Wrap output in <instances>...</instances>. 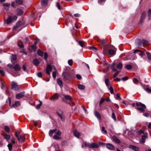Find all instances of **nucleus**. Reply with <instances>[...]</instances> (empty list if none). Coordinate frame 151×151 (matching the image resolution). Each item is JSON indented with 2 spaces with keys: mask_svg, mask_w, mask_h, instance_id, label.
Instances as JSON below:
<instances>
[{
  "mask_svg": "<svg viewBox=\"0 0 151 151\" xmlns=\"http://www.w3.org/2000/svg\"><path fill=\"white\" fill-rule=\"evenodd\" d=\"M136 104L137 106H140V107H139L136 108L137 110L142 112L145 111V109L146 108V106L145 104L140 102H137Z\"/></svg>",
  "mask_w": 151,
  "mask_h": 151,
  "instance_id": "f257e3e1",
  "label": "nucleus"
},
{
  "mask_svg": "<svg viewBox=\"0 0 151 151\" xmlns=\"http://www.w3.org/2000/svg\"><path fill=\"white\" fill-rule=\"evenodd\" d=\"M11 88L14 90L17 91L19 89V87L17 83L14 81H12L11 83Z\"/></svg>",
  "mask_w": 151,
  "mask_h": 151,
  "instance_id": "f03ea898",
  "label": "nucleus"
},
{
  "mask_svg": "<svg viewBox=\"0 0 151 151\" xmlns=\"http://www.w3.org/2000/svg\"><path fill=\"white\" fill-rule=\"evenodd\" d=\"M62 75L65 81L68 80L70 78V74L69 73L65 72L63 73Z\"/></svg>",
  "mask_w": 151,
  "mask_h": 151,
  "instance_id": "7ed1b4c3",
  "label": "nucleus"
},
{
  "mask_svg": "<svg viewBox=\"0 0 151 151\" xmlns=\"http://www.w3.org/2000/svg\"><path fill=\"white\" fill-rule=\"evenodd\" d=\"M59 97V95L58 93H55L50 98V100L52 101H55L57 100Z\"/></svg>",
  "mask_w": 151,
  "mask_h": 151,
  "instance_id": "20e7f679",
  "label": "nucleus"
},
{
  "mask_svg": "<svg viewBox=\"0 0 151 151\" xmlns=\"http://www.w3.org/2000/svg\"><path fill=\"white\" fill-rule=\"evenodd\" d=\"M24 95L25 92H22L17 94L16 95V98L17 99H19L23 97Z\"/></svg>",
  "mask_w": 151,
  "mask_h": 151,
  "instance_id": "39448f33",
  "label": "nucleus"
},
{
  "mask_svg": "<svg viewBox=\"0 0 151 151\" xmlns=\"http://www.w3.org/2000/svg\"><path fill=\"white\" fill-rule=\"evenodd\" d=\"M52 67L51 65L50 64L47 65L46 69V73L48 75H50V72L52 70Z\"/></svg>",
  "mask_w": 151,
  "mask_h": 151,
  "instance_id": "423d86ee",
  "label": "nucleus"
},
{
  "mask_svg": "<svg viewBox=\"0 0 151 151\" xmlns=\"http://www.w3.org/2000/svg\"><path fill=\"white\" fill-rule=\"evenodd\" d=\"M25 23V22L24 21L19 22L17 24L16 26L14 27V29H15L17 28L18 27H19L24 25Z\"/></svg>",
  "mask_w": 151,
  "mask_h": 151,
  "instance_id": "0eeeda50",
  "label": "nucleus"
},
{
  "mask_svg": "<svg viewBox=\"0 0 151 151\" xmlns=\"http://www.w3.org/2000/svg\"><path fill=\"white\" fill-rule=\"evenodd\" d=\"M105 145L106 147L110 150H114L115 149V147L113 145L110 143H107Z\"/></svg>",
  "mask_w": 151,
  "mask_h": 151,
  "instance_id": "6e6552de",
  "label": "nucleus"
},
{
  "mask_svg": "<svg viewBox=\"0 0 151 151\" xmlns=\"http://www.w3.org/2000/svg\"><path fill=\"white\" fill-rule=\"evenodd\" d=\"M147 135L146 133L144 134V135L142 136L141 139H140V142L142 143H144L145 142V139L147 137Z\"/></svg>",
  "mask_w": 151,
  "mask_h": 151,
  "instance_id": "1a4fd4ad",
  "label": "nucleus"
},
{
  "mask_svg": "<svg viewBox=\"0 0 151 151\" xmlns=\"http://www.w3.org/2000/svg\"><path fill=\"white\" fill-rule=\"evenodd\" d=\"M2 135L4 137V138L7 141H8L10 138V135H8L5 133H3Z\"/></svg>",
  "mask_w": 151,
  "mask_h": 151,
  "instance_id": "9d476101",
  "label": "nucleus"
},
{
  "mask_svg": "<svg viewBox=\"0 0 151 151\" xmlns=\"http://www.w3.org/2000/svg\"><path fill=\"white\" fill-rule=\"evenodd\" d=\"M21 67L18 64H16L14 67V69L15 71H17L20 70Z\"/></svg>",
  "mask_w": 151,
  "mask_h": 151,
  "instance_id": "9b49d317",
  "label": "nucleus"
},
{
  "mask_svg": "<svg viewBox=\"0 0 151 151\" xmlns=\"http://www.w3.org/2000/svg\"><path fill=\"white\" fill-rule=\"evenodd\" d=\"M113 140L117 143H119L120 141L115 136H113L112 137Z\"/></svg>",
  "mask_w": 151,
  "mask_h": 151,
  "instance_id": "f8f14e48",
  "label": "nucleus"
},
{
  "mask_svg": "<svg viewBox=\"0 0 151 151\" xmlns=\"http://www.w3.org/2000/svg\"><path fill=\"white\" fill-rule=\"evenodd\" d=\"M10 5V4L8 3H5L2 5V6L4 7V9L7 10L9 9Z\"/></svg>",
  "mask_w": 151,
  "mask_h": 151,
  "instance_id": "ddd939ff",
  "label": "nucleus"
},
{
  "mask_svg": "<svg viewBox=\"0 0 151 151\" xmlns=\"http://www.w3.org/2000/svg\"><path fill=\"white\" fill-rule=\"evenodd\" d=\"M99 147V145L97 143H92L91 144V148H98Z\"/></svg>",
  "mask_w": 151,
  "mask_h": 151,
  "instance_id": "4468645a",
  "label": "nucleus"
},
{
  "mask_svg": "<svg viewBox=\"0 0 151 151\" xmlns=\"http://www.w3.org/2000/svg\"><path fill=\"white\" fill-rule=\"evenodd\" d=\"M75 137L78 138L80 135V134L77 130H75L73 131Z\"/></svg>",
  "mask_w": 151,
  "mask_h": 151,
  "instance_id": "2eb2a0df",
  "label": "nucleus"
},
{
  "mask_svg": "<svg viewBox=\"0 0 151 151\" xmlns=\"http://www.w3.org/2000/svg\"><path fill=\"white\" fill-rule=\"evenodd\" d=\"M129 147L136 151H137L139 150L138 147L132 145H129Z\"/></svg>",
  "mask_w": 151,
  "mask_h": 151,
  "instance_id": "dca6fc26",
  "label": "nucleus"
},
{
  "mask_svg": "<svg viewBox=\"0 0 151 151\" xmlns=\"http://www.w3.org/2000/svg\"><path fill=\"white\" fill-rule=\"evenodd\" d=\"M53 67L54 70H55V71L53 72L52 73V76L53 78L54 79H55L56 77V73L57 71L55 67V66H53Z\"/></svg>",
  "mask_w": 151,
  "mask_h": 151,
  "instance_id": "f3484780",
  "label": "nucleus"
},
{
  "mask_svg": "<svg viewBox=\"0 0 151 151\" xmlns=\"http://www.w3.org/2000/svg\"><path fill=\"white\" fill-rule=\"evenodd\" d=\"M146 15L145 13L143 12L142 13V15L141 17L140 22H142L144 19Z\"/></svg>",
  "mask_w": 151,
  "mask_h": 151,
  "instance_id": "a211bd4d",
  "label": "nucleus"
},
{
  "mask_svg": "<svg viewBox=\"0 0 151 151\" xmlns=\"http://www.w3.org/2000/svg\"><path fill=\"white\" fill-rule=\"evenodd\" d=\"M57 81L58 84L61 87H62L63 86V83L62 81L60 78H58L57 79Z\"/></svg>",
  "mask_w": 151,
  "mask_h": 151,
  "instance_id": "6ab92c4d",
  "label": "nucleus"
},
{
  "mask_svg": "<svg viewBox=\"0 0 151 151\" xmlns=\"http://www.w3.org/2000/svg\"><path fill=\"white\" fill-rule=\"evenodd\" d=\"M142 41H141L140 39H138L136 42V45L138 47H140L142 45Z\"/></svg>",
  "mask_w": 151,
  "mask_h": 151,
  "instance_id": "aec40b11",
  "label": "nucleus"
},
{
  "mask_svg": "<svg viewBox=\"0 0 151 151\" xmlns=\"http://www.w3.org/2000/svg\"><path fill=\"white\" fill-rule=\"evenodd\" d=\"M57 131V129H55L52 130H50L49 132V135L50 136L52 137L53 135V133Z\"/></svg>",
  "mask_w": 151,
  "mask_h": 151,
  "instance_id": "412c9836",
  "label": "nucleus"
},
{
  "mask_svg": "<svg viewBox=\"0 0 151 151\" xmlns=\"http://www.w3.org/2000/svg\"><path fill=\"white\" fill-rule=\"evenodd\" d=\"M123 65L121 63H119L116 65V67L117 69L121 70L122 69Z\"/></svg>",
  "mask_w": 151,
  "mask_h": 151,
  "instance_id": "4be33fe9",
  "label": "nucleus"
},
{
  "mask_svg": "<svg viewBox=\"0 0 151 151\" xmlns=\"http://www.w3.org/2000/svg\"><path fill=\"white\" fill-rule=\"evenodd\" d=\"M40 63L39 61L37 59H35L33 60V63L35 65L37 66Z\"/></svg>",
  "mask_w": 151,
  "mask_h": 151,
  "instance_id": "5701e85b",
  "label": "nucleus"
},
{
  "mask_svg": "<svg viewBox=\"0 0 151 151\" xmlns=\"http://www.w3.org/2000/svg\"><path fill=\"white\" fill-rule=\"evenodd\" d=\"M147 16L148 20L151 19V9H149L148 12Z\"/></svg>",
  "mask_w": 151,
  "mask_h": 151,
  "instance_id": "b1692460",
  "label": "nucleus"
},
{
  "mask_svg": "<svg viewBox=\"0 0 151 151\" xmlns=\"http://www.w3.org/2000/svg\"><path fill=\"white\" fill-rule=\"evenodd\" d=\"M94 114L95 115L96 117H97L99 119H101V116L98 112L96 111H95Z\"/></svg>",
  "mask_w": 151,
  "mask_h": 151,
  "instance_id": "393cba45",
  "label": "nucleus"
},
{
  "mask_svg": "<svg viewBox=\"0 0 151 151\" xmlns=\"http://www.w3.org/2000/svg\"><path fill=\"white\" fill-rule=\"evenodd\" d=\"M47 2V0H42L41 3L42 6H46Z\"/></svg>",
  "mask_w": 151,
  "mask_h": 151,
  "instance_id": "a878e982",
  "label": "nucleus"
},
{
  "mask_svg": "<svg viewBox=\"0 0 151 151\" xmlns=\"http://www.w3.org/2000/svg\"><path fill=\"white\" fill-rule=\"evenodd\" d=\"M20 105V103L19 101H17L15 102L14 104L12 105V107H14L15 106H18Z\"/></svg>",
  "mask_w": 151,
  "mask_h": 151,
  "instance_id": "bb28decb",
  "label": "nucleus"
},
{
  "mask_svg": "<svg viewBox=\"0 0 151 151\" xmlns=\"http://www.w3.org/2000/svg\"><path fill=\"white\" fill-rule=\"evenodd\" d=\"M78 88L81 90H84L85 88V86L84 85L80 84L78 85Z\"/></svg>",
  "mask_w": 151,
  "mask_h": 151,
  "instance_id": "cd10ccee",
  "label": "nucleus"
},
{
  "mask_svg": "<svg viewBox=\"0 0 151 151\" xmlns=\"http://www.w3.org/2000/svg\"><path fill=\"white\" fill-rule=\"evenodd\" d=\"M17 14L18 15H20L21 14H23V11L20 9H17Z\"/></svg>",
  "mask_w": 151,
  "mask_h": 151,
  "instance_id": "c85d7f7f",
  "label": "nucleus"
},
{
  "mask_svg": "<svg viewBox=\"0 0 151 151\" xmlns=\"http://www.w3.org/2000/svg\"><path fill=\"white\" fill-rule=\"evenodd\" d=\"M142 44L145 45H148L149 44V42L146 40H142Z\"/></svg>",
  "mask_w": 151,
  "mask_h": 151,
  "instance_id": "c756f323",
  "label": "nucleus"
},
{
  "mask_svg": "<svg viewBox=\"0 0 151 151\" xmlns=\"http://www.w3.org/2000/svg\"><path fill=\"white\" fill-rule=\"evenodd\" d=\"M12 20V19L11 17H9L6 20V23L9 24L10 23Z\"/></svg>",
  "mask_w": 151,
  "mask_h": 151,
  "instance_id": "7c9ffc66",
  "label": "nucleus"
},
{
  "mask_svg": "<svg viewBox=\"0 0 151 151\" xmlns=\"http://www.w3.org/2000/svg\"><path fill=\"white\" fill-rule=\"evenodd\" d=\"M58 116H59V117H60V119L62 121H63L64 120H65L64 116L63 115V114H60L58 113Z\"/></svg>",
  "mask_w": 151,
  "mask_h": 151,
  "instance_id": "2f4dec72",
  "label": "nucleus"
},
{
  "mask_svg": "<svg viewBox=\"0 0 151 151\" xmlns=\"http://www.w3.org/2000/svg\"><path fill=\"white\" fill-rule=\"evenodd\" d=\"M17 59V56L15 55H12L11 57V61L13 63L14 61L16 60Z\"/></svg>",
  "mask_w": 151,
  "mask_h": 151,
  "instance_id": "473e14b6",
  "label": "nucleus"
},
{
  "mask_svg": "<svg viewBox=\"0 0 151 151\" xmlns=\"http://www.w3.org/2000/svg\"><path fill=\"white\" fill-rule=\"evenodd\" d=\"M105 83L106 86H109L110 84L109 83V80L108 78H106L105 80Z\"/></svg>",
  "mask_w": 151,
  "mask_h": 151,
  "instance_id": "72a5a7b5",
  "label": "nucleus"
},
{
  "mask_svg": "<svg viewBox=\"0 0 151 151\" xmlns=\"http://www.w3.org/2000/svg\"><path fill=\"white\" fill-rule=\"evenodd\" d=\"M109 53L111 55H114L115 54V51L113 50H109Z\"/></svg>",
  "mask_w": 151,
  "mask_h": 151,
  "instance_id": "f704fd0d",
  "label": "nucleus"
},
{
  "mask_svg": "<svg viewBox=\"0 0 151 151\" xmlns=\"http://www.w3.org/2000/svg\"><path fill=\"white\" fill-rule=\"evenodd\" d=\"M18 46L21 48H22L24 47L22 42L21 41H20L18 43Z\"/></svg>",
  "mask_w": 151,
  "mask_h": 151,
  "instance_id": "c9c22d12",
  "label": "nucleus"
},
{
  "mask_svg": "<svg viewBox=\"0 0 151 151\" xmlns=\"http://www.w3.org/2000/svg\"><path fill=\"white\" fill-rule=\"evenodd\" d=\"M37 54L39 55L42 56L43 55V52L42 51L39 50L37 51Z\"/></svg>",
  "mask_w": 151,
  "mask_h": 151,
  "instance_id": "e433bc0d",
  "label": "nucleus"
},
{
  "mask_svg": "<svg viewBox=\"0 0 151 151\" xmlns=\"http://www.w3.org/2000/svg\"><path fill=\"white\" fill-rule=\"evenodd\" d=\"M146 54L147 58L149 60H151V55L150 53L148 52H146Z\"/></svg>",
  "mask_w": 151,
  "mask_h": 151,
  "instance_id": "4c0bfd02",
  "label": "nucleus"
},
{
  "mask_svg": "<svg viewBox=\"0 0 151 151\" xmlns=\"http://www.w3.org/2000/svg\"><path fill=\"white\" fill-rule=\"evenodd\" d=\"M65 99L70 101L72 100V98L71 96L69 95H66L65 96Z\"/></svg>",
  "mask_w": 151,
  "mask_h": 151,
  "instance_id": "58836bf2",
  "label": "nucleus"
},
{
  "mask_svg": "<svg viewBox=\"0 0 151 151\" xmlns=\"http://www.w3.org/2000/svg\"><path fill=\"white\" fill-rule=\"evenodd\" d=\"M126 68L128 70H130L132 68V66L130 65L126 64L125 65Z\"/></svg>",
  "mask_w": 151,
  "mask_h": 151,
  "instance_id": "ea45409f",
  "label": "nucleus"
},
{
  "mask_svg": "<svg viewBox=\"0 0 151 151\" xmlns=\"http://www.w3.org/2000/svg\"><path fill=\"white\" fill-rule=\"evenodd\" d=\"M4 129L7 132H10V128L7 126H5L4 127Z\"/></svg>",
  "mask_w": 151,
  "mask_h": 151,
  "instance_id": "a19ab883",
  "label": "nucleus"
},
{
  "mask_svg": "<svg viewBox=\"0 0 151 151\" xmlns=\"http://www.w3.org/2000/svg\"><path fill=\"white\" fill-rule=\"evenodd\" d=\"M42 104V103L41 101H40V103L39 104L37 105L36 106V108L37 109H39L40 108V107Z\"/></svg>",
  "mask_w": 151,
  "mask_h": 151,
  "instance_id": "79ce46f5",
  "label": "nucleus"
},
{
  "mask_svg": "<svg viewBox=\"0 0 151 151\" xmlns=\"http://www.w3.org/2000/svg\"><path fill=\"white\" fill-rule=\"evenodd\" d=\"M8 147L10 151H11L12 150V145L11 143H9L8 145Z\"/></svg>",
  "mask_w": 151,
  "mask_h": 151,
  "instance_id": "37998d69",
  "label": "nucleus"
},
{
  "mask_svg": "<svg viewBox=\"0 0 151 151\" xmlns=\"http://www.w3.org/2000/svg\"><path fill=\"white\" fill-rule=\"evenodd\" d=\"M16 2L17 4H21L23 3V0H16Z\"/></svg>",
  "mask_w": 151,
  "mask_h": 151,
  "instance_id": "c03bdc74",
  "label": "nucleus"
},
{
  "mask_svg": "<svg viewBox=\"0 0 151 151\" xmlns=\"http://www.w3.org/2000/svg\"><path fill=\"white\" fill-rule=\"evenodd\" d=\"M115 63H114L112 64V66L111 67V68L112 70L114 71H116V72L117 71V70L114 67L115 65Z\"/></svg>",
  "mask_w": 151,
  "mask_h": 151,
  "instance_id": "a18cd8bd",
  "label": "nucleus"
},
{
  "mask_svg": "<svg viewBox=\"0 0 151 151\" xmlns=\"http://www.w3.org/2000/svg\"><path fill=\"white\" fill-rule=\"evenodd\" d=\"M53 138L55 139H59L60 137L57 135H54L53 136Z\"/></svg>",
  "mask_w": 151,
  "mask_h": 151,
  "instance_id": "49530a36",
  "label": "nucleus"
},
{
  "mask_svg": "<svg viewBox=\"0 0 151 151\" xmlns=\"http://www.w3.org/2000/svg\"><path fill=\"white\" fill-rule=\"evenodd\" d=\"M111 117L115 121L116 120V117L115 114L113 112L112 114Z\"/></svg>",
  "mask_w": 151,
  "mask_h": 151,
  "instance_id": "de8ad7c7",
  "label": "nucleus"
},
{
  "mask_svg": "<svg viewBox=\"0 0 151 151\" xmlns=\"http://www.w3.org/2000/svg\"><path fill=\"white\" fill-rule=\"evenodd\" d=\"M73 62V61L72 60H69L68 61V64L70 66L72 65Z\"/></svg>",
  "mask_w": 151,
  "mask_h": 151,
  "instance_id": "09e8293b",
  "label": "nucleus"
},
{
  "mask_svg": "<svg viewBox=\"0 0 151 151\" xmlns=\"http://www.w3.org/2000/svg\"><path fill=\"white\" fill-rule=\"evenodd\" d=\"M109 90L110 91V93L111 94L113 93H114V91H113V87L112 86H111L109 87Z\"/></svg>",
  "mask_w": 151,
  "mask_h": 151,
  "instance_id": "8fccbe9b",
  "label": "nucleus"
},
{
  "mask_svg": "<svg viewBox=\"0 0 151 151\" xmlns=\"http://www.w3.org/2000/svg\"><path fill=\"white\" fill-rule=\"evenodd\" d=\"M133 81L134 83L135 84H137L138 82V80L135 78H134L133 79Z\"/></svg>",
  "mask_w": 151,
  "mask_h": 151,
  "instance_id": "3c124183",
  "label": "nucleus"
},
{
  "mask_svg": "<svg viewBox=\"0 0 151 151\" xmlns=\"http://www.w3.org/2000/svg\"><path fill=\"white\" fill-rule=\"evenodd\" d=\"M116 99L118 100H121L122 99L120 97L119 94L118 93L116 95Z\"/></svg>",
  "mask_w": 151,
  "mask_h": 151,
  "instance_id": "603ef678",
  "label": "nucleus"
},
{
  "mask_svg": "<svg viewBox=\"0 0 151 151\" xmlns=\"http://www.w3.org/2000/svg\"><path fill=\"white\" fill-rule=\"evenodd\" d=\"M20 139L22 140V141L24 142L25 139V137L23 135H20Z\"/></svg>",
  "mask_w": 151,
  "mask_h": 151,
  "instance_id": "864d4df0",
  "label": "nucleus"
},
{
  "mask_svg": "<svg viewBox=\"0 0 151 151\" xmlns=\"http://www.w3.org/2000/svg\"><path fill=\"white\" fill-rule=\"evenodd\" d=\"M85 145L86 146L88 147H89L91 148V144H90L89 143H87L86 142H85Z\"/></svg>",
  "mask_w": 151,
  "mask_h": 151,
  "instance_id": "5fc2aeb1",
  "label": "nucleus"
},
{
  "mask_svg": "<svg viewBox=\"0 0 151 151\" xmlns=\"http://www.w3.org/2000/svg\"><path fill=\"white\" fill-rule=\"evenodd\" d=\"M0 73L1 74V75L3 76H5V74L4 71L3 70H0Z\"/></svg>",
  "mask_w": 151,
  "mask_h": 151,
  "instance_id": "6e6d98bb",
  "label": "nucleus"
},
{
  "mask_svg": "<svg viewBox=\"0 0 151 151\" xmlns=\"http://www.w3.org/2000/svg\"><path fill=\"white\" fill-rule=\"evenodd\" d=\"M119 71H116L114 75L113 76V78H115L116 77L117 75L119 74Z\"/></svg>",
  "mask_w": 151,
  "mask_h": 151,
  "instance_id": "4d7b16f0",
  "label": "nucleus"
},
{
  "mask_svg": "<svg viewBox=\"0 0 151 151\" xmlns=\"http://www.w3.org/2000/svg\"><path fill=\"white\" fill-rule=\"evenodd\" d=\"M128 79V78L127 77H122L121 78V80L122 81H125L127 80Z\"/></svg>",
  "mask_w": 151,
  "mask_h": 151,
  "instance_id": "13d9d810",
  "label": "nucleus"
},
{
  "mask_svg": "<svg viewBox=\"0 0 151 151\" xmlns=\"http://www.w3.org/2000/svg\"><path fill=\"white\" fill-rule=\"evenodd\" d=\"M37 76L39 78H41L42 76V74L41 72H39L37 73Z\"/></svg>",
  "mask_w": 151,
  "mask_h": 151,
  "instance_id": "bf43d9fd",
  "label": "nucleus"
},
{
  "mask_svg": "<svg viewBox=\"0 0 151 151\" xmlns=\"http://www.w3.org/2000/svg\"><path fill=\"white\" fill-rule=\"evenodd\" d=\"M56 6L58 9H61L60 5L58 2H57L56 3Z\"/></svg>",
  "mask_w": 151,
  "mask_h": 151,
  "instance_id": "052dcab7",
  "label": "nucleus"
},
{
  "mask_svg": "<svg viewBox=\"0 0 151 151\" xmlns=\"http://www.w3.org/2000/svg\"><path fill=\"white\" fill-rule=\"evenodd\" d=\"M7 66L9 68L13 69L14 68V66L11 64H8L7 65Z\"/></svg>",
  "mask_w": 151,
  "mask_h": 151,
  "instance_id": "680f3d73",
  "label": "nucleus"
},
{
  "mask_svg": "<svg viewBox=\"0 0 151 151\" xmlns=\"http://www.w3.org/2000/svg\"><path fill=\"white\" fill-rule=\"evenodd\" d=\"M90 48L91 50H93L94 51H96L97 50V48L94 47H90Z\"/></svg>",
  "mask_w": 151,
  "mask_h": 151,
  "instance_id": "e2e57ef3",
  "label": "nucleus"
},
{
  "mask_svg": "<svg viewBox=\"0 0 151 151\" xmlns=\"http://www.w3.org/2000/svg\"><path fill=\"white\" fill-rule=\"evenodd\" d=\"M78 44L81 47H83V42L82 41H79L78 42Z\"/></svg>",
  "mask_w": 151,
  "mask_h": 151,
  "instance_id": "0e129e2a",
  "label": "nucleus"
},
{
  "mask_svg": "<svg viewBox=\"0 0 151 151\" xmlns=\"http://www.w3.org/2000/svg\"><path fill=\"white\" fill-rule=\"evenodd\" d=\"M76 78L78 79H81V76L80 75L77 74L76 76Z\"/></svg>",
  "mask_w": 151,
  "mask_h": 151,
  "instance_id": "69168bd1",
  "label": "nucleus"
},
{
  "mask_svg": "<svg viewBox=\"0 0 151 151\" xmlns=\"http://www.w3.org/2000/svg\"><path fill=\"white\" fill-rule=\"evenodd\" d=\"M104 101H105V99L104 98H102L100 101V102H99L100 104H102L104 102Z\"/></svg>",
  "mask_w": 151,
  "mask_h": 151,
  "instance_id": "338daca9",
  "label": "nucleus"
},
{
  "mask_svg": "<svg viewBox=\"0 0 151 151\" xmlns=\"http://www.w3.org/2000/svg\"><path fill=\"white\" fill-rule=\"evenodd\" d=\"M145 91L148 93H150L151 92V89L148 88H147L145 89Z\"/></svg>",
  "mask_w": 151,
  "mask_h": 151,
  "instance_id": "774afa93",
  "label": "nucleus"
}]
</instances>
